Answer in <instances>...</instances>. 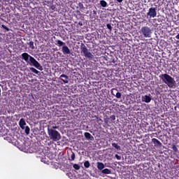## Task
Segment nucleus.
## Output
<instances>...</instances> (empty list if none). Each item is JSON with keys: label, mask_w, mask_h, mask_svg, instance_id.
<instances>
[{"label": "nucleus", "mask_w": 179, "mask_h": 179, "mask_svg": "<svg viewBox=\"0 0 179 179\" xmlns=\"http://www.w3.org/2000/svg\"><path fill=\"white\" fill-rule=\"evenodd\" d=\"M111 94H113V96H115V97H116L117 99H121V92H118V90L117 89H113L110 92Z\"/></svg>", "instance_id": "nucleus-8"}, {"label": "nucleus", "mask_w": 179, "mask_h": 179, "mask_svg": "<svg viewBox=\"0 0 179 179\" xmlns=\"http://www.w3.org/2000/svg\"><path fill=\"white\" fill-rule=\"evenodd\" d=\"M112 146L113 148H115L117 150H121V147L120 145H118V144H117L115 143H112Z\"/></svg>", "instance_id": "nucleus-20"}, {"label": "nucleus", "mask_w": 179, "mask_h": 179, "mask_svg": "<svg viewBox=\"0 0 179 179\" xmlns=\"http://www.w3.org/2000/svg\"><path fill=\"white\" fill-rule=\"evenodd\" d=\"M155 22H157L159 26H162V19L158 18V19H155Z\"/></svg>", "instance_id": "nucleus-26"}, {"label": "nucleus", "mask_w": 179, "mask_h": 179, "mask_svg": "<svg viewBox=\"0 0 179 179\" xmlns=\"http://www.w3.org/2000/svg\"><path fill=\"white\" fill-rule=\"evenodd\" d=\"M152 143L157 148H162V143L157 140V138H152Z\"/></svg>", "instance_id": "nucleus-11"}, {"label": "nucleus", "mask_w": 179, "mask_h": 179, "mask_svg": "<svg viewBox=\"0 0 179 179\" xmlns=\"http://www.w3.org/2000/svg\"><path fill=\"white\" fill-rule=\"evenodd\" d=\"M115 157L117 159V160H121V156L118 155V154H116L115 155Z\"/></svg>", "instance_id": "nucleus-30"}, {"label": "nucleus", "mask_w": 179, "mask_h": 179, "mask_svg": "<svg viewBox=\"0 0 179 179\" xmlns=\"http://www.w3.org/2000/svg\"><path fill=\"white\" fill-rule=\"evenodd\" d=\"M110 120H112V121H115V115H111L110 117Z\"/></svg>", "instance_id": "nucleus-32"}, {"label": "nucleus", "mask_w": 179, "mask_h": 179, "mask_svg": "<svg viewBox=\"0 0 179 179\" xmlns=\"http://www.w3.org/2000/svg\"><path fill=\"white\" fill-rule=\"evenodd\" d=\"M84 166L85 169H89V167H90V162H89V161H85L84 162Z\"/></svg>", "instance_id": "nucleus-24"}, {"label": "nucleus", "mask_w": 179, "mask_h": 179, "mask_svg": "<svg viewBox=\"0 0 179 179\" xmlns=\"http://www.w3.org/2000/svg\"><path fill=\"white\" fill-rule=\"evenodd\" d=\"M156 16H157V11H156V8H150L148 12L147 13V17H149V19H152V17H156Z\"/></svg>", "instance_id": "nucleus-6"}, {"label": "nucleus", "mask_w": 179, "mask_h": 179, "mask_svg": "<svg viewBox=\"0 0 179 179\" xmlns=\"http://www.w3.org/2000/svg\"><path fill=\"white\" fill-rule=\"evenodd\" d=\"M152 25L154 26V27H157V29L160 28V24L157 23V21H153Z\"/></svg>", "instance_id": "nucleus-22"}, {"label": "nucleus", "mask_w": 179, "mask_h": 179, "mask_svg": "<svg viewBox=\"0 0 179 179\" xmlns=\"http://www.w3.org/2000/svg\"><path fill=\"white\" fill-rule=\"evenodd\" d=\"M76 157V156L75 155V152H71V155L70 158L69 159V160H70L71 162H73V160H75Z\"/></svg>", "instance_id": "nucleus-19"}, {"label": "nucleus", "mask_w": 179, "mask_h": 179, "mask_svg": "<svg viewBox=\"0 0 179 179\" xmlns=\"http://www.w3.org/2000/svg\"><path fill=\"white\" fill-rule=\"evenodd\" d=\"M24 132L27 135H29V134H30V127H29V126H26L24 127Z\"/></svg>", "instance_id": "nucleus-21"}, {"label": "nucleus", "mask_w": 179, "mask_h": 179, "mask_svg": "<svg viewBox=\"0 0 179 179\" xmlns=\"http://www.w3.org/2000/svg\"><path fill=\"white\" fill-rule=\"evenodd\" d=\"M29 70L31 71L34 73H36V75H38L40 73V71H38L34 67H30Z\"/></svg>", "instance_id": "nucleus-18"}, {"label": "nucleus", "mask_w": 179, "mask_h": 179, "mask_svg": "<svg viewBox=\"0 0 179 179\" xmlns=\"http://www.w3.org/2000/svg\"><path fill=\"white\" fill-rule=\"evenodd\" d=\"M117 1V2H118V3H121V2H122V1H124V0H116Z\"/></svg>", "instance_id": "nucleus-36"}, {"label": "nucleus", "mask_w": 179, "mask_h": 179, "mask_svg": "<svg viewBox=\"0 0 179 179\" xmlns=\"http://www.w3.org/2000/svg\"><path fill=\"white\" fill-rule=\"evenodd\" d=\"M84 136L87 141H94V137H93L89 132L84 133Z\"/></svg>", "instance_id": "nucleus-10"}, {"label": "nucleus", "mask_w": 179, "mask_h": 179, "mask_svg": "<svg viewBox=\"0 0 179 179\" xmlns=\"http://www.w3.org/2000/svg\"><path fill=\"white\" fill-rule=\"evenodd\" d=\"M99 3L102 8H107V6H108V3H107V1L104 0H101Z\"/></svg>", "instance_id": "nucleus-16"}, {"label": "nucleus", "mask_w": 179, "mask_h": 179, "mask_svg": "<svg viewBox=\"0 0 179 179\" xmlns=\"http://www.w3.org/2000/svg\"><path fill=\"white\" fill-rule=\"evenodd\" d=\"M141 100L144 103H150L152 101V95L149 94L148 95L142 96Z\"/></svg>", "instance_id": "nucleus-7"}, {"label": "nucleus", "mask_w": 179, "mask_h": 179, "mask_svg": "<svg viewBox=\"0 0 179 179\" xmlns=\"http://www.w3.org/2000/svg\"><path fill=\"white\" fill-rule=\"evenodd\" d=\"M28 45H29V48H31V50H34V42L30 41L28 43Z\"/></svg>", "instance_id": "nucleus-25"}, {"label": "nucleus", "mask_w": 179, "mask_h": 179, "mask_svg": "<svg viewBox=\"0 0 179 179\" xmlns=\"http://www.w3.org/2000/svg\"><path fill=\"white\" fill-rule=\"evenodd\" d=\"M106 27H107V29H108L109 31H113V27H111V24H107Z\"/></svg>", "instance_id": "nucleus-27"}, {"label": "nucleus", "mask_w": 179, "mask_h": 179, "mask_svg": "<svg viewBox=\"0 0 179 179\" xmlns=\"http://www.w3.org/2000/svg\"><path fill=\"white\" fill-rule=\"evenodd\" d=\"M141 33L144 37H151L152 29L148 27H143L141 28Z\"/></svg>", "instance_id": "nucleus-5"}, {"label": "nucleus", "mask_w": 179, "mask_h": 179, "mask_svg": "<svg viewBox=\"0 0 179 179\" xmlns=\"http://www.w3.org/2000/svg\"><path fill=\"white\" fill-rule=\"evenodd\" d=\"M26 125V120L24 118H21L19 122V126L21 129H24V126Z\"/></svg>", "instance_id": "nucleus-13"}, {"label": "nucleus", "mask_w": 179, "mask_h": 179, "mask_svg": "<svg viewBox=\"0 0 179 179\" xmlns=\"http://www.w3.org/2000/svg\"><path fill=\"white\" fill-rule=\"evenodd\" d=\"M172 149L173 152H178V148H177V146L176 145H172Z\"/></svg>", "instance_id": "nucleus-28"}, {"label": "nucleus", "mask_w": 179, "mask_h": 179, "mask_svg": "<svg viewBox=\"0 0 179 179\" xmlns=\"http://www.w3.org/2000/svg\"><path fill=\"white\" fill-rule=\"evenodd\" d=\"M73 168L75 170H80V166L79 164H73Z\"/></svg>", "instance_id": "nucleus-23"}, {"label": "nucleus", "mask_w": 179, "mask_h": 179, "mask_svg": "<svg viewBox=\"0 0 179 179\" xmlns=\"http://www.w3.org/2000/svg\"><path fill=\"white\" fill-rule=\"evenodd\" d=\"M87 40H88V41H90V40H92V37L90 36V34H87L86 36Z\"/></svg>", "instance_id": "nucleus-31"}, {"label": "nucleus", "mask_w": 179, "mask_h": 179, "mask_svg": "<svg viewBox=\"0 0 179 179\" xmlns=\"http://www.w3.org/2000/svg\"><path fill=\"white\" fill-rule=\"evenodd\" d=\"M62 52L64 55H71V50L69 49V48H68V46H66V45H64V46H62Z\"/></svg>", "instance_id": "nucleus-9"}, {"label": "nucleus", "mask_w": 179, "mask_h": 179, "mask_svg": "<svg viewBox=\"0 0 179 179\" xmlns=\"http://www.w3.org/2000/svg\"><path fill=\"white\" fill-rule=\"evenodd\" d=\"M159 79L162 80L163 83H165L168 86V87H170V89H174L176 87V80L171 76L167 74V73H164L159 75Z\"/></svg>", "instance_id": "nucleus-2"}, {"label": "nucleus", "mask_w": 179, "mask_h": 179, "mask_svg": "<svg viewBox=\"0 0 179 179\" xmlns=\"http://www.w3.org/2000/svg\"><path fill=\"white\" fill-rule=\"evenodd\" d=\"M52 128H53V129H57L58 128V127L55 126V127H53Z\"/></svg>", "instance_id": "nucleus-37"}, {"label": "nucleus", "mask_w": 179, "mask_h": 179, "mask_svg": "<svg viewBox=\"0 0 179 179\" xmlns=\"http://www.w3.org/2000/svg\"><path fill=\"white\" fill-rule=\"evenodd\" d=\"M79 6H80V8L81 9L83 8V4L80 3V4H79Z\"/></svg>", "instance_id": "nucleus-34"}, {"label": "nucleus", "mask_w": 179, "mask_h": 179, "mask_svg": "<svg viewBox=\"0 0 179 179\" xmlns=\"http://www.w3.org/2000/svg\"><path fill=\"white\" fill-rule=\"evenodd\" d=\"M0 96H1V88H0Z\"/></svg>", "instance_id": "nucleus-38"}, {"label": "nucleus", "mask_w": 179, "mask_h": 179, "mask_svg": "<svg viewBox=\"0 0 179 179\" xmlns=\"http://www.w3.org/2000/svg\"><path fill=\"white\" fill-rule=\"evenodd\" d=\"M96 167L98 170H100V171H103V170H104V169L106 168V166L102 162H98L96 163Z\"/></svg>", "instance_id": "nucleus-12"}, {"label": "nucleus", "mask_w": 179, "mask_h": 179, "mask_svg": "<svg viewBox=\"0 0 179 179\" xmlns=\"http://www.w3.org/2000/svg\"><path fill=\"white\" fill-rule=\"evenodd\" d=\"M111 62H113V64H115V62H117V61H115V59H113Z\"/></svg>", "instance_id": "nucleus-35"}, {"label": "nucleus", "mask_w": 179, "mask_h": 179, "mask_svg": "<svg viewBox=\"0 0 179 179\" xmlns=\"http://www.w3.org/2000/svg\"><path fill=\"white\" fill-rule=\"evenodd\" d=\"M1 27L4 29V30H6V31H9V30H10L8 27H6L5 24H2Z\"/></svg>", "instance_id": "nucleus-29"}, {"label": "nucleus", "mask_w": 179, "mask_h": 179, "mask_svg": "<svg viewBox=\"0 0 179 179\" xmlns=\"http://www.w3.org/2000/svg\"><path fill=\"white\" fill-rule=\"evenodd\" d=\"M48 134L50 136V138L55 142H57L61 139V134L58 131L54 129H48Z\"/></svg>", "instance_id": "nucleus-3"}, {"label": "nucleus", "mask_w": 179, "mask_h": 179, "mask_svg": "<svg viewBox=\"0 0 179 179\" xmlns=\"http://www.w3.org/2000/svg\"><path fill=\"white\" fill-rule=\"evenodd\" d=\"M176 40H179V34H178L176 36Z\"/></svg>", "instance_id": "nucleus-33"}, {"label": "nucleus", "mask_w": 179, "mask_h": 179, "mask_svg": "<svg viewBox=\"0 0 179 179\" xmlns=\"http://www.w3.org/2000/svg\"><path fill=\"white\" fill-rule=\"evenodd\" d=\"M80 50L81 52L84 54V57H85V58H88V59L90 60L94 58V56L93 55V54H92V52H89V50L87 49V47H86V45H85V43H81Z\"/></svg>", "instance_id": "nucleus-4"}, {"label": "nucleus", "mask_w": 179, "mask_h": 179, "mask_svg": "<svg viewBox=\"0 0 179 179\" xmlns=\"http://www.w3.org/2000/svg\"><path fill=\"white\" fill-rule=\"evenodd\" d=\"M21 59L25 61L27 65L34 66V68H36V69H38V71H43V66H41L34 57L29 55V53H22L21 55Z\"/></svg>", "instance_id": "nucleus-1"}, {"label": "nucleus", "mask_w": 179, "mask_h": 179, "mask_svg": "<svg viewBox=\"0 0 179 179\" xmlns=\"http://www.w3.org/2000/svg\"><path fill=\"white\" fill-rule=\"evenodd\" d=\"M56 41V45H58V47H64V45H66V43H65V42H62V41L61 40H57Z\"/></svg>", "instance_id": "nucleus-15"}, {"label": "nucleus", "mask_w": 179, "mask_h": 179, "mask_svg": "<svg viewBox=\"0 0 179 179\" xmlns=\"http://www.w3.org/2000/svg\"><path fill=\"white\" fill-rule=\"evenodd\" d=\"M102 174H111V171L108 169H104L101 171Z\"/></svg>", "instance_id": "nucleus-17"}, {"label": "nucleus", "mask_w": 179, "mask_h": 179, "mask_svg": "<svg viewBox=\"0 0 179 179\" xmlns=\"http://www.w3.org/2000/svg\"><path fill=\"white\" fill-rule=\"evenodd\" d=\"M64 78V79L62 78V82H64V83H69V80H68V79H69V77L65 74H62L60 76V78Z\"/></svg>", "instance_id": "nucleus-14"}, {"label": "nucleus", "mask_w": 179, "mask_h": 179, "mask_svg": "<svg viewBox=\"0 0 179 179\" xmlns=\"http://www.w3.org/2000/svg\"><path fill=\"white\" fill-rule=\"evenodd\" d=\"M177 43H179V41H177Z\"/></svg>", "instance_id": "nucleus-39"}]
</instances>
